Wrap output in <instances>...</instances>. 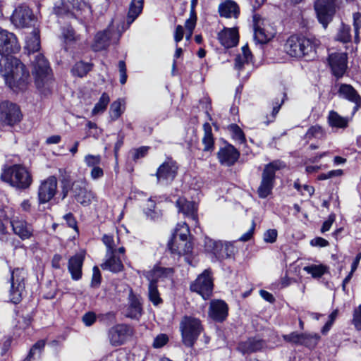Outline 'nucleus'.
Segmentation results:
<instances>
[{
  "label": "nucleus",
  "instance_id": "obj_1",
  "mask_svg": "<svg viewBox=\"0 0 361 361\" xmlns=\"http://www.w3.org/2000/svg\"><path fill=\"white\" fill-rule=\"evenodd\" d=\"M20 44L16 34L0 27V72L6 85L13 92H25L31 82L26 66L13 54L20 51Z\"/></svg>",
  "mask_w": 361,
  "mask_h": 361
},
{
  "label": "nucleus",
  "instance_id": "obj_2",
  "mask_svg": "<svg viewBox=\"0 0 361 361\" xmlns=\"http://www.w3.org/2000/svg\"><path fill=\"white\" fill-rule=\"evenodd\" d=\"M320 42L314 37L302 32L290 35L284 44L286 53L292 58L311 61L317 57Z\"/></svg>",
  "mask_w": 361,
  "mask_h": 361
},
{
  "label": "nucleus",
  "instance_id": "obj_3",
  "mask_svg": "<svg viewBox=\"0 0 361 361\" xmlns=\"http://www.w3.org/2000/svg\"><path fill=\"white\" fill-rule=\"evenodd\" d=\"M59 198L61 201L67 198L70 193V197L73 201L82 207H88L96 199L95 193L88 189L87 183L85 181L72 180L70 176H63L59 178Z\"/></svg>",
  "mask_w": 361,
  "mask_h": 361
},
{
  "label": "nucleus",
  "instance_id": "obj_4",
  "mask_svg": "<svg viewBox=\"0 0 361 361\" xmlns=\"http://www.w3.org/2000/svg\"><path fill=\"white\" fill-rule=\"evenodd\" d=\"M32 74L39 93L44 96L50 94L55 79L49 61L42 54H38L32 62Z\"/></svg>",
  "mask_w": 361,
  "mask_h": 361
},
{
  "label": "nucleus",
  "instance_id": "obj_5",
  "mask_svg": "<svg viewBox=\"0 0 361 361\" xmlns=\"http://www.w3.org/2000/svg\"><path fill=\"white\" fill-rule=\"evenodd\" d=\"M0 179L17 190H25L33 183L32 173L23 164L4 165L1 169Z\"/></svg>",
  "mask_w": 361,
  "mask_h": 361
},
{
  "label": "nucleus",
  "instance_id": "obj_6",
  "mask_svg": "<svg viewBox=\"0 0 361 361\" xmlns=\"http://www.w3.org/2000/svg\"><path fill=\"white\" fill-rule=\"evenodd\" d=\"M202 321L190 315L183 317L180 322L181 341L186 348H192L204 331Z\"/></svg>",
  "mask_w": 361,
  "mask_h": 361
},
{
  "label": "nucleus",
  "instance_id": "obj_7",
  "mask_svg": "<svg viewBox=\"0 0 361 361\" xmlns=\"http://www.w3.org/2000/svg\"><path fill=\"white\" fill-rule=\"evenodd\" d=\"M284 166L283 162L279 159L274 160L264 165L261 182L257 190L259 198L265 199L272 194L276 183V171Z\"/></svg>",
  "mask_w": 361,
  "mask_h": 361
},
{
  "label": "nucleus",
  "instance_id": "obj_8",
  "mask_svg": "<svg viewBox=\"0 0 361 361\" xmlns=\"http://www.w3.org/2000/svg\"><path fill=\"white\" fill-rule=\"evenodd\" d=\"M190 234L189 226L183 222L178 224L171 235L170 240L167 243V248L171 254L180 255L182 254L180 248L184 244L183 254L192 252V246L188 242V236Z\"/></svg>",
  "mask_w": 361,
  "mask_h": 361
},
{
  "label": "nucleus",
  "instance_id": "obj_9",
  "mask_svg": "<svg viewBox=\"0 0 361 361\" xmlns=\"http://www.w3.org/2000/svg\"><path fill=\"white\" fill-rule=\"evenodd\" d=\"M235 251V247L230 242L223 243L209 238H206L204 240V252L211 257L212 261L222 262L234 257Z\"/></svg>",
  "mask_w": 361,
  "mask_h": 361
},
{
  "label": "nucleus",
  "instance_id": "obj_10",
  "mask_svg": "<svg viewBox=\"0 0 361 361\" xmlns=\"http://www.w3.org/2000/svg\"><path fill=\"white\" fill-rule=\"evenodd\" d=\"M214 288L213 271L211 268L204 269L190 284V291L197 293L205 300L213 295Z\"/></svg>",
  "mask_w": 361,
  "mask_h": 361
},
{
  "label": "nucleus",
  "instance_id": "obj_11",
  "mask_svg": "<svg viewBox=\"0 0 361 361\" xmlns=\"http://www.w3.org/2000/svg\"><path fill=\"white\" fill-rule=\"evenodd\" d=\"M25 275L23 269L14 268L11 270L9 300L13 304L20 303L23 298V294L26 293Z\"/></svg>",
  "mask_w": 361,
  "mask_h": 361
},
{
  "label": "nucleus",
  "instance_id": "obj_12",
  "mask_svg": "<svg viewBox=\"0 0 361 361\" xmlns=\"http://www.w3.org/2000/svg\"><path fill=\"white\" fill-rule=\"evenodd\" d=\"M10 20L16 28H28L35 27L37 17L27 5L20 4L13 10Z\"/></svg>",
  "mask_w": 361,
  "mask_h": 361
},
{
  "label": "nucleus",
  "instance_id": "obj_13",
  "mask_svg": "<svg viewBox=\"0 0 361 361\" xmlns=\"http://www.w3.org/2000/svg\"><path fill=\"white\" fill-rule=\"evenodd\" d=\"M133 326L126 323L116 324L107 331L109 343L113 347L124 345L134 334Z\"/></svg>",
  "mask_w": 361,
  "mask_h": 361
},
{
  "label": "nucleus",
  "instance_id": "obj_14",
  "mask_svg": "<svg viewBox=\"0 0 361 361\" xmlns=\"http://www.w3.org/2000/svg\"><path fill=\"white\" fill-rule=\"evenodd\" d=\"M222 146L216 152V158L221 166L232 167L235 166L240 157V152L226 140L221 139Z\"/></svg>",
  "mask_w": 361,
  "mask_h": 361
},
{
  "label": "nucleus",
  "instance_id": "obj_15",
  "mask_svg": "<svg viewBox=\"0 0 361 361\" xmlns=\"http://www.w3.org/2000/svg\"><path fill=\"white\" fill-rule=\"evenodd\" d=\"M314 11L318 22L326 28L333 20L336 12L334 0H316L314 4Z\"/></svg>",
  "mask_w": 361,
  "mask_h": 361
},
{
  "label": "nucleus",
  "instance_id": "obj_16",
  "mask_svg": "<svg viewBox=\"0 0 361 361\" xmlns=\"http://www.w3.org/2000/svg\"><path fill=\"white\" fill-rule=\"evenodd\" d=\"M58 180L52 175L42 180L37 188V203L39 205L49 202L57 194Z\"/></svg>",
  "mask_w": 361,
  "mask_h": 361
},
{
  "label": "nucleus",
  "instance_id": "obj_17",
  "mask_svg": "<svg viewBox=\"0 0 361 361\" xmlns=\"http://www.w3.org/2000/svg\"><path fill=\"white\" fill-rule=\"evenodd\" d=\"M23 118L20 106L9 101H4L0 104V121L6 126H14Z\"/></svg>",
  "mask_w": 361,
  "mask_h": 361
},
{
  "label": "nucleus",
  "instance_id": "obj_18",
  "mask_svg": "<svg viewBox=\"0 0 361 361\" xmlns=\"http://www.w3.org/2000/svg\"><path fill=\"white\" fill-rule=\"evenodd\" d=\"M178 164L172 157H167L157 168L155 176L158 183H171L178 175Z\"/></svg>",
  "mask_w": 361,
  "mask_h": 361
},
{
  "label": "nucleus",
  "instance_id": "obj_19",
  "mask_svg": "<svg viewBox=\"0 0 361 361\" xmlns=\"http://www.w3.org/2000/svg\"><path fill=\"white\" fill-rule=\"evenodd\" d=\"M328 63L332 75L337 80L343 78L348 69L346 53H334L329 56Z\"/></svg>",
  "mask_w": 361,
  "mask_h": 361
},
{
  "label": "nucleus",
  "instance_id": "obj_20",
  "mask_svg": "<svg viewBox=\"0 0 361 361\" xmlns=\"http://www.w3.org/2000/svg\"><path fill=\"white\" fill-rule=\"evenodd\" d=\"M144 314L142 298L130 289L128 297V305L125 317L131 319L139 321Z\"/></svg>",
  "mask_w": 361,
  "mask_h": 361
},
{
  "label": "nucleus",
  "instance_id": "obj_21",
  "mask_svg": "<svg viewBox=\"0 0 361 361\" xmlns=\"http://www.w3.org/2000/svg\"><path fill=\"white\" fill-rule=\"evenodd\" d=\"M228 310V305L224 300H212L209 304L208 315L214 322L222 323L227 319Z\"/></svg>",
  "mask_w": 361,
  "mask_h": 361
},
{
  "label": "nucleus",
  "instance_id": "obj_22",
  "mask_svg": "<svg viewBox=\"0 0 361 361\" xmlns=\"http://www.w3.org/2000/svg\"><path fill=\"white\" fill-rule=\"evenodd\" d=\"M266 346L265 340L256 336H250L245 341L238 342L236 350L243 355H250L262 351Z\"/></svg>",
  "mask_w": 361,
  "mask_h": 361
},
{
  "label": "nucleus",
  "instance_id": "obj_23",
  "mask_svg": "<svg viewBox=\"0 0 361 361\" xmlns=\"http://www.w3.org/2000/svg\"><path fill=\"white\" fill-rule=\"evenodd\" d=\"M86 252L82 250L71 256L68 261V271L73 281H79L82 277V267Z\"/></svg>",
  "mask_w": 361,
  "mask_h": 361
},
{
  "label": "nucleus",
  "instance_id": "obj_24",
  "mask_svg": "<svg viewBox=\"0 0 361 361\" xmlns=\"http://www.w3.org/2000/svg\"><path fill=\"white\" fill-rule=\"evenodd\" d=\"M217 39L225 49L236 47L239 43V32L238 27H224L217 35Z\"/></svg>",
  "mask_w": 361,
  "mask_h": 361
},
{
  "label": "nucleus",
  "instance_id": "obj_25",
  "mask_svg": "<svg viewBox=\"0 0 361 361\" xmlns=\"http://www.w3.org/2000/svg\"><path fill=\"white\" fill-rule=\"evenodd\" d=\"M11 226L13 233L22 240H28L33 236V226L25 219L16 217L15 220L11 221Z\"/></svg>",
  "mask_w": 361,
  "mask_h": 361
},
{
  "label": "nucleus",
  "instance_id": "obj_26",
  "mask_svg": "<svg viewBox=\"0 0 361 361\" xmlns=\"http://www.w3.org/2000/svg\"><path fill=\"white\" fill-rule=\"evenodd\" d=\"M220 17L225 18H238L240 13L239 5L233 0H226L218 7Z\"/></svg>",
  "mask_w": 361,
  "mask_h": 361
},
{
  "label": "nucleus",
  "instance_id": "obj_27",
  "mask_svg": "<svg viewBox=\"0 0 361 361\" xmlns=\"http://www.w3.org/2000/svg\"><path fill=\"white\" fill-rule=\"evenodd\" d=\"M338 94L340 97L355 104V110L361 106V97L351 85L345 83L341 84Z\"/></svg>",
  "mask_w": 361,
  "mask_h": 361
},
{
  "label": "nucleus",
  "instance_id": "obj_28",
  "mask_svg": "<svg viewBox=\"0 0 361 361\" xmlns=\"http://www.w3.org/2000/svg\"><path fill=\"white\" fill-rule=\"evenodd\" d=\"M176 206L179 213H182L185 216L190 217L195 221H197V209L195 207L194 202L188 201L186 198L180 197L176 202Z\"/></svg>",
  "mask_w": 361,
  "mask_h": 361
},
{
  "label": "nucleus",
  "instance_id": "obj_29",
  "mask_svg": "<svg viewBox=\"0 0 361 361\" xmlns=\"http://www.w3.org/2000/svg\"><path fill=\"white\" fill-rule=\"evenodd\" d=\"M204 135L202 138V143L204 146L202 151L212 153L215 149V137L212 133V126L205 122L202 126Z\"/></svg>",
  "mask_w": 361,
  "mask_h": 361
},
{
  "label": "nucleus",
  "instance_id": "obj_30",
  "mask_svg": "<svg viewBox=\"0 0 361 361\" xmlns=\"http://www.w3.org/2000/svg\"><path fill=\"white\" fill-rule=\"evenodd\" d=\"M144 7V0H131L126 16V28L142 13Z\"/></svg>",
  "mask_w": 361,
  "mask_h": 361
},
{
  "label": "nucleus",
  "instance_id": "obj_31",
  "mask_svg": "<svg viewBox=\"0 0 361 361\" xmlns=\"http://www.w3.org/2000/svg\"><path fill=\"white\" fill-rule=\"evenodd\" d=\"M25 50L27 54L35 53L39 51L41 48L40 44V35L39 31L34 30L29 35L26 37Z\"/></svg>",
  "mask_w": 361,
  "mask_h": 361
},
{
  "label": "nucleus",
  "instance_id": "obj_32",
  "mask_svg": "<svg viewBox=\"0 0 361 361\" xmlns=\"http://www.w3.org/2000/svg\"><path fill=\"white\" fill-rule=\"evenodd\" d=\"M111 37L107 30L99 31L94 36L93 49L94 51L106 49L110 44Z\"/></svg>",
  "mask_w": 361,
  "mask_h": 361
},
{
  "label": "nucleus",
  "instance_id": "obj_33",
  "mask_svg": "<svg viewBox=\"0 0 361 361\" xmlns=\"http://www.w3.org/2000/svg\"><path fill=\"white\" fill-rule=\"evenodd\" d=\"M143 212L145 214L147 219L151 221H156L160 219L162 216V213L160 209L157 207V203L155 200L149 197L143 208Z\"/></svg>",
  "mask_w": 361,
  "mask_h": 361
},
{
  "label": "nucleus",
  "instance_id": "obj_34",
  "mask_svg": "<svg viewBox=\"0 0 361 361\" xmlns=\"http://www.w3.org/2000/svg\"><path fill=\"white\" fill-rule=\"evenodd\" d=\"M148 299L154 306H158L164 302L158 290V280H148Z\"/></svg>",
  "mask_w": 361,
  "mask_h": 361
},
{
  "label": "nucleus",
  "instance_id": "obj_35",
  "mask_svg": "<svg viewBox=\"0 0 361 361\" xmlns=\"http://www.w3.org/2000/svg\"><path fill=\"white\" fill-rule=\"evenodd\" d=\"M327 119L329 126L332 128L344 129L348 126V118L341 116L338 112L334 110L329 111Z\"/></svg>",
  "mask_w": 361,
  "mask_h": 361
},
{
  "label": "nucleus",
  "instance_id": "obj_36",
  "mask_svg": "<svg viewBox=\"0 0 361 361\" xmlns=\"http://www.w3.org/2000/svg\"><path fill=\"white\" fill-rule=\"evenodd\" d=\"M174 272V269L171 267H160L158 264H156L152 269L149 271L145 275V278L147 280H153L157 279L159 281V279L162 276H167L168 275L172 274Z\"/></svg>",
  "mask_w": 361,
  "mask_h": 361
},
{
  "label": "nucleus",
  "instance_id": "obj_37",
  "mask_svg": "<svg viewBox=\"0 0 361 361\" xmlns=\"http://www.w3.org/2000/svg\"><path fill=\"white\" fill-rule=\"evenodd\" d=\"M93 66L92 63L79 61L73 66L71 73L73 76L83 78L92 70Z\"/></svg>",
  "mask_w": 361,
  "mask_h": 361
},
{
  "label": "nucleus",
  "instance_id": "obj_38",
  "mask_svg": "<svg viewBox=\"0 0 361 361\" xmlns=\"http://www.w3.org/2000/svg\"><path fill=\"white\" fill-rule=\"evenodd\" d=\"M303 270L314 279H319L329 273V267L323 264L305 266Z\"/></svg>",
  "mask_w": 361,
  "mask_h": 361
},
{
  "label": "nucleus",
  "instance_id": "obj_39",
  "mask_svg": "<svg viewBox=\"0 0 361 361\" xmlns=\"http://www.w3.org/2000/svg\"><path fill=\"white\" fill-rule=\"evenodd\" d=\"M103 269H108L113 273H118L123 271L124 266L119 257L112 255L108 259L101 264Z\"/></svg>",
  "mask_w": 361,
  "mask_h": 361
},
{
  "label": "nucleus",
  "instance_id": "obj_40",
  "mask_svg": "<svg viewBox=\"0 0 361 361\" xmlns=\"http://www.w3.org/2000/svg\"><path fill=\"white\" fill-rule=\"evenodd\" d=\"M302 335L303 336L301 337V342L300 345H303L310 350L314 349L321 339L320 335L317 333H302Z\"/></svg>",
  "mask_w": 361,
  "mask_h": 361
},
{
  "label": "nucleus",
  "instance_id": "obj_41",
  "mask_svg": "<svg viewBox=\"0 0 361 361\" xmlns=\"http://www.w3.org/2000/svg\"><path fill=\"white\" fill-rule=\"evenodd\" d=\"M45 345H46L45 340L40 339V340L37 341L35 343H34L32 345L25 359H23L22 361H32V360L34 359L35 355L36 354H37L39 357L44 350Z\"/></svg>",
  "mask_w": 361,
  "mask_h": 361
},
{
  "label": "nucleus",
  "instance_id": "obj_42",
  "mask_svg": "<svg viewBox=\"0 0 361 361\" xmlns=\"http://www.w3.org/2000/svg\"><path fill=\"white\" fill-rule=\"evenodd\" d=\"M228 130L231 133L233 140L238 141L240 144H244L247 142L246 137L243 130L238 124H230L228 126Z\"/></svg>",
  "mask_w": 361,
  "mask_h": 361
},
{
  "label": "nucleus",
  "instance_id": "obj_43",
  "mask_svg": "<svg viewBox=\"0 0 361 361\" xmlns=\"http://www.w3.org/2000/svg\"><path fill=\"white\" fill-rule=\"evenodd\" d=\"M109 102H110V97H109V94L105 92H103L98 102H97L94 104V106L93 107V109L92 110V115L94 116L99 113L104 112L106 109L107 106L109 104Z\"/></svg>",
  "mask_w": 361,
  "mask_h": 361
},
{
  "label": "nucleus",
  "instance_id": "obj_44",
  "mask_svg": "<svg viewBox=\"0 0 361 361\" xmlns=\"http://www.w3.org/2000/svg\"><path fill=\"white\" fill-rule=\"evenodd\" d=\"M351 28L350 25L342 23L341 28L339 29L336 39L341 43L347 44L351 42Z\"/></svg>",
  "mask_w": 361,
  "mask_h": 361
},
{
  "label": "nucleus",
  "instance_id": "obj_45",
  "mask_svg": "<svg viewBox=\"0 0 361 361\" xmlns=\"http://www.w3.org/2000/svg\"><path fill=\"white\" fill-rule=\"evenodd\" d=\"M125 107L122 109V102L120 99L114 101L110 105L109 114L111 121L118 120L123 114Z\"/></svg>",
  "mask_w": 361,
  "mask_h": 361
},
{
  "label": "nucleus",
  "instance_id": "obj_46",
  "mask_svg": "<svg viewBox=\"0 0 361 361\" xmlns=\"http://www.w3.org/2000/svg\"><path fill=\"white\" fill-rule=\"evenodd\" d=\"M62 35L66 42H75L79 39V36L71 25H68L62 28Z\"/></svg>",
  "mask_w": 361,
  "mask_h": 361
},
{
  "label": "nucleus",
  "instance_id": "obj_47",
  "mask_svg": "<svg viewBox=\"0 0 361 361\" xmlns=\"http://www.w3.org/2000/svg\"><path fill=\"white\" fill-rule=\"evenodd\" d=\"M15 210L9 206L0 204V219L11 224V221L15 220Z\"/></svg>",
  "mask_w": 361,
  "mask_h": 361
},
{
  "label": "nucleus",
  "instance_id": "obj_48",
  "mask_svg": "<svg viewBox=\"0 0 361 361\" xmlns=\"http://www.w3.org/2000/svg\"><path fill=\"white\" fill-rule=\"evenodd\" d=\"M271 37L267 34L266 30L260 26L254 29V39L257 44H265Z\"/></svg>",
  "mask_w": 361,
  "mask_h": 361
},
{
  "label": "nucleus",
  "instance_id": "obj_49",
  "mask_svg": "<svg viewBox=\"0 0 361 361\" xmlns=\"http://www.w3.org/2000/svg\"><path fill=\"white\" fill-rule=\"evenodd\" d=\"M116 320V314L113 311L98 314V321L104 325L109 326Z\"/></svg>",
  "mask_w": 361,
  "mask_h": 361
},
{
  "label": "nucleus",
  "instance_id": "obj_50",
  "mask_svg": "<svg viewBox=\"0 0 361 361\" xmlns=\"http://www.w3.org/2000/svg\"><path fill=\"white\" fill-rule=\"evenodd\" d=\"M302 336H303L302 333H298L297 331H293L288 334L282 336L284 341L296 345H300Z\"/></svg>",
  "mask_w": 361,
  "mask_h": 361
},
{
  "label": "nucleus",
  "instance_id": "obj_51",
  "mask_svg": "<svg viewBox=\"0 0 361 361\" xmlns=\"http://www.w3.org/2000/svg\"><path fill=\"white\" fill-rule=\"evenodd\" d=\"M102 281V276L101 271L97 266H94L92 268V275L90 282V286L94 288H97L100 286Z\"/></svg>",
  "mask_w": 361,
  "mask_h": 361
},
{
  "label": "nucleus",
  "instance_id": "obj_52",
  "mask_svg": "<svg viewBox=\"0 0 361 361\" xmlns=\"http://www.w3.org/2000/svg\"><path fill=\"white\" fill-rule=\"evenodd\" d=\"M169 341V336L166 334H158L153 341L152 347L155 349L161 348Z\"/></svg>",
  "mask_w": 361,
  "mask_h": 361
},
{
  "label": "nucleus",
  "instance_id": "obj_53",
  "mask_svg": "<svg viewBox=\"0 0 361 361\" xmlns=\"http://www.w3.org/2000/svg\"><path fill=\"white\" fill-rule=\"evenodd\" d=\"M68 227L73 228L77 233H79L78 221L72 212H68L63 216Z\"/></svg>",
  "mask_w": 361,
  "mask_h": 361
},
{
  "label": "nucleus",
  "instance_id": "obj_54",
  "mask_svg": "<svg viewBox=\"0 0 361 361\" xmlns=\"http://www.w3.org/2000/svg\"><path fill=\"white\" fill-rule=\"evenodd\" d=\"M97 320H98V314L93 311H88L82 317V322L86 326H92Z\"/></svg>",
  "mask_w": 361,
  "mask_h": 361
},
{
  "label": "nucleus",
  "instance_id": "obj_55",
  "mask_svg": "<svg viewBox=\"0 0 361 361\" xmlns=\"http://www.w3.org/2000/svg\"><path fill=\"white\" fill-rule=\"evenodd\" d=\"M150 149L149 146H141L136 148L133 152L132 159L134 161H137L138 159L145 157Z\"/></svg>",
  "mask_w": 361,
  "mask_h": 361
},
{
  "label": "nucleus",
  "instance_id": "obj_56",
  "mask_svg": "<svg viewBox=\"0 0 361 361\" xmlns=\"http://www.w3.org/2000/svg\"><path fill=\"white\" fill-rule=\"evenodd\" d=\"M352 324L357 330L361 331V305L353 310Z\"/></svg>",
  "mask_w": 361,
  "mask_h": 361
},
{
  "label": "nucleus",
  "instance_id": "obj_57",
  "mask_svg": "<svg viewBox=\"0 0 361 361\" xmlns=\"http://www.w3.org/2000/svg\"><path fill=\"white\" fill-rule=\"evenodd\" d=\"M85 161L87 166L95 167L100 164L102 157L100 155L87 154L85 157Z\"/></svg>",
  "mask_w": 361,
  "mask_h": 361
},
{
  "label": "nucleus",
  "instance_id": "obj_58",
  "mask_svg": "<svg viewBox=\"0 0 361 361\" xmlns=\"http://www.w3.org/2000/svg\"><path fill=\"white\" fill-rule=\"evenodd\" d=\"M343 174V171L342 169H336L329 171L328 173H322L318 175L317 179L318 180H324L329 178H331L333 177L340 176Z\"/></svg>",
  "mask_w": 361,
  "mask_h": 361
},
{
  "label": "nucleus",
  "instance_id": "obj_59",
  "mask_svg": "<svg viewBox=\"0 0 361 361\" xmlns=\"http://www.w3.org/2000/svg\"><path fill=\"white\" fill-rule=\"evenodd\" d=\"M118 67L120 72V82L121 85H124L126 83L128 79L127 68L125 61H119Z\"/></svg>",
  "mask_w": 361,
  "mask_h": 361
},
{
  "label": "nucleus",
  "instance_id": "obj_60",
  "mask_svg": "<svg viewBox=\"0 0 361 361\" xmlns=\"http://www.w3.org/2000/svg\"><path fill=\"white\" fill-rule=\"evenodd\" d=\"M278 231L276 229H268L264 233V240L266 243H274L276 241Z\"/></svg>",
  "mask_w": 361,
  "mask_h": 361
},
{
  "label": "nucleus",
  "instance_id": "obj_61",
  "mask_svg": "<svg viewBox=\"0 0 361 361\" xmlns=\"http://www.w3.org/2000/svg\"><path fill=\"white\" fill-rule=\"evenodd\" d=\"M54 13L57 16H64L69 13V8L68 6L63 2H61L59 5H55L54 7Z\"/></svg>",
  "mask_w": 361,
  "mask_h": 361
},
{
  "label": "nucleus",
  "instance_id": "obj_62",
  "mask_svg": "<svg viewBox=\"0 0 361 361\" xmlns=\"http://www.w3.org/2000/svg\"><path fill=\"white\" fill-rule=\"evenodd\" d=\"M102 241L106 245L109 250L114 251V235L111 234H104L102 238Z\"/></svg>",
  "mask_w": 361,
  "mask_h": 361
},
{
  "label": "nucleus",
  "instance_id": "obj_63",
  "mask_svg": "<svg viewBox=\"0 0 361 361\" xmlns=\"http://www.w3.org/2000/svg\"><path fill=\"white\" fill-rule=\"evenodd\" d=\"M250 61H245V59L240 54H238L234 59V68L238 71L244 69L245 64H249Z\"/></svg>",
  "mask_w": 361,
  "mask_h": 361
},
{
  "label": "nucleus",
  "instance_id": "obj_64",
  "mask_svg": "<svg viewBox=\"0 0 361 361\" xmlns=\"http://www.w3.org/2000/svg\"><path fill=\"white\" fill-rule=\"evenodd\" d=\"M255 226H256V224H255V221L252 220V225H251V227L250 228V229L246 233L243 234L239 238L238 240L242 241V242H247L250 240H251L254 235Z\"/></svg>",
  "mask_w": 361,
  "mask_h": 361
}]
</instances>
